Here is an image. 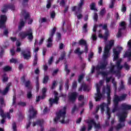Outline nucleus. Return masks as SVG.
Here are the masks:
<instances>
[{
  "mask_svg": "<svg viewBox=\"0 0 131 131\" xmlns=\"http://www.w3.org/2000/svg\"><path fill=\"white\" fill-rule=\"evenodd\" d=\"M127 117V112L123 111L119 116V123L114 126V129L116 131H119L125 126V120Z\"/></svg>",
  "mask_w": 131,
  "mask_h": 131,
  "instance_id": "1",
  "label": "nucleus"
},
{
  "mask_svg": "<svg viewBox=\"0 0 131 131\" xmlns=\"http://www.w3.org/2000/svg\"><path fill=\"white\" fill-rule=\"evenodd\" d=\"M126 97H127V94H122L120 96L116 94L114 95L113 99L114 107L112 111L113 113L116 112V111H118V104H119V102L125 101V100H126Z\"/></svg>",
  "mask_w": 131,
  "mask_h": 131,
  "instance_id": "2",
  "label": "nucleus"
},
{
  "mask_svg": "<svg viewBox=\"0 0 131 131\" xmlns=\"http://www.w3.org/2000/svg\"><path fill=\"white\" fill-rule=\"evenodd\" d=\"M66 106H64L62 110H60L59 111L56 113V116L54 119L55 123H58V121L60 120V118H62V120L59 121L61 123L64 124L66 123L65 122V117L66 116Z\"/></svg>",
  "mask_w": 131,
  "mask_h": 131,
  "instance_id": "3",
  "label": "nucleus"
},
{
  "mask_svg": "<svg viewBox=\"0 0 131 131\" xmlns=\"http://www.w3.org/2000/svg\"><path fill=\"white\" fill-rule=\"evenodd\" d=\"M18 36L21 39H25L28 36V39L29 41H32L33 40V33L31 29L27 31H21L18 34Z\"/></svg>",
  "mask_w": 131,
  "mask_h": 131,
  "instance_id": "4",
  "label": "nucleus"
},
{
  "mask_svg": "<svg viewBox=\"0 0 131 131\" xmlns=\"http://www.w3.org/2000/svg\"><path fill=\"white\" fill-rule=\"evenodd\" d=\"M85 122L88 124V130H92L93 129V126L94 125V128L97 129H101V124L100 123H96L94 119H86Z\"/></svg>",
  "mask_w": 131,
  "mask_h": 131,
  "instance_id": "5",
  "label": "nucleus"
},
{
  "mask_svg": "<svg viewBox=\"0 0 131 131\" xmlns=\"http://www.w3.org/2000/svg\"><path fill=\"white\" fill-rule=\"evenodd\" d=\"M4 107H6L5 99H4V98L1 97L0 98V115L2 117V118H6V117H7L8 119H10L11 118V115L10 114V113H7L6 115L5 114L3 110Z\"/></svg>",
  "mask_w": 131,
  "mask_h": 131,
  "instance_id": "6",
  "label": "nucleus"
},
{
  "mask_svg": "<svg viewBox=\"0 0 131 131\" xmlns=\"http://www.w3.org/2000/svg\"><path fill=\"white\" fill-rule=\"evenodd\" d=\"M108 65V61L107 60H104L102 62L100 63V65H97L96 67L93 66L92 67L91 73H95V69L96 71H99V70H105L106 67Z\"/></svg>",
  "mask_w": 131,
  "mask_h": 131,
  "instance_id": "7",
  "label": "nucleus"
},
{
  "mask_svg": "<svg viewBox=\"0 0 131 131\" xmlns=\"http://www.w3.org/2000/svg\"><path fill=\"white\" fill-rule=\"evenodd\" d=\"M114 46V40H111L109 41V45H106L104 48V51L103 56V59L106 60L108 58V55H109V52L110 50L112 49V47Z\"/></svg>",
  "mask_w": 131,
  "mask_h": 131,
  "instance_id": "8",
  "label": "nucleus"
},
{
  "mask_svg": "<svg viewBox=\"0 0 131 131\" xmlns=\"http://www.w3.org/2000/svg\"><path fill=\"white\" fill-rule=\"evenodd\" d=\"M56 31H57V28L54 27L52 29H51L50 31V37L48 39V44L47 45V48H52L53 46V37L55 34L56 33Z\"/></svg>",
  "mask_w": 131,
  "mask_h": 131,
  "instance_id": "9",
  "label": "nucleus"
},
{
  "mask_svg": "<svg viewBox=\"0 0 131 131\" xmlns=\"http://www.w3.org/2000/svg\"><path fill=\"white\" fill-rule=\"evenodd\" d=\"M121 62H122V59L121 58L118 60L116 62V66L117 67L118 70H121L122 68H124L125 70L128 71V70L130 69V66L128 65V64L126 62H124L123 66H121Z\"/></svg>",
  "mask_w": 131,
  "mask_h": 131,
  "instance_id": "10",
  "label": "nucleus"
},
{
  "mask_svg": "<svg viewBox=\"0 0 131 131\" xmlns=\"http://www.w3.org/2000/svg\"><path fill=\"white\" fill-rule=\"evenodd\" d=\"M24 60H29L31 58V51L30 49H26L21 52Z\"/></svg>",
  "mask_w": 131,
  "mask_h": 131,
  "instance_id": "11",
  "label": "nucleus"
},
{
  "mask_svg": "<svg viewBox=\"0 0 131 131\" xmlns=\"http://www.w3.org/2000/svg\"><path fill=\"white\" fill-rule=\"evenodd\" d=\"M78 96V94L77 93V92H72L68 96V100L70 102H71L72 103H74V102L76 101V99Z\"/></svg>",
  "mask_w": 131,
  "mask_h": 131,
  "instance_id": "12",
  "label": "nucleus"
},
{
  "mask_svg": "<svg viewBox=\"0 0 131 131\" xmlns=\"http://www.w3.org/2000/svg\"><path fill=\"white\" fill-rule=\"evenodd\" d=\"M8 20V17L6 15H1L0 16V28L3 29L6 28V22Z\"/></svg>",
  "mask_w": 131,
  "mask_h": 131,
  "instance_id": "13",
  "label": "nucleus"
},
{
  "mask_svg": "<svg viewBox=\"0 0 131 131\" xmlns=\"http://www.w3.org/2000/svg\"><path fill=\"white\" fill-rule=\"evenodd\" d=\"M78 44H79V46H84V52L85 53V54H88L89 53V46H88V42H86V40L83 39H81L79 40Z\"/></svg>",
  "mask_w": 131,
  "mask_h": 131,
  "instance_id": "14",
  "label": "nucleus"
},
{
  "mask_svg": "<svg viewBox=\"0 0 131 131\" xmlns=\"http://www.w3.org/2000/svg\"><path fill=\"white\" fill-rule=\"evenodd\" d=\"M106 90L107 91L106 94H107V105H110L111 103V87L108 84L106 85Z\"/></svg>",
  "mask_w": 131,
  "mask_h": 131,
  "instance_id": "15",
  "label": "nucleus"
},
{
  "mask_svg": "<svg viewBox=\"0 0 131 131\" xmlns=\"http://www.w3.org/2000/svg\"><path fill=\"white\" fill-rule=\"evenodd\" d=\"M37 114V112L33 111V115H29V119L28 120V123L26 124V128L27 129H28L29 127H30V125H31V119L32 118H35V117H36V115Z\"/></svg>",
  "mask_w": 131,
  "mask_h": 131,
  "instance_id": "16",
  "label": "nucleus"
},
{
  "mask_svg": "<svg viewBox=\"0 0 131 131\" xmlns=\"http://www.w3.org/2000/svg\"><path fill=\"white\" fill-rule=\"evenodd\" d=\"M59 98L54 97V99L50 98L49 100V104L50 105V107H52L54 104H56L57 105L58 103H59Z\"/></svg>",
  "mask_w": 131,
  "mask_h": 131,
  "instance_id": "17",
  "label": "nucleus"
},
{
  "mask_svg": "<svg viewBox=\"0 0 131 131\" xmlns=\"http://www.w3.org/2000/svg\"><path fill=\"white\" fill-rule=\"evenodd\" d=\"M74 54H76V55H78V56L80 59V60H82V57H81V55L84 53V51H80V48L78 47L74 50Z\"/></svg>",
  "mask_w": 131,
  "mask_h": 131,
  "instance_id": "18",
  "label": "nucleus"
},
{
  "mask_svg": "<svg viewBox=\"0 0 131 131\" xmlns=\"http://www.w3.org/2000/svg\"><path fill=\"white\" fill-rule=\"evenodd\" d=\"M102 29H103V30H105V31L104 32L105 39H108V37L109 36V30H108L107 24H104L102 26Z\"/></svg>",
  "mask_w": 131,
  "mask_h": 131,
  "instance_id": "19",
  "label": "nucleus"
},
{
  "mask_svg": "<svg viewBox=\"0 0 131 131\" xmlns=\"http://www.w3.org/2000/svg\"><path fill=\"white\" fill-rule=\"evenodd\" d=\"M21 14L24 16L26 21V20H29V19H30V14H29V13L27 12L26 10H23L21 12Z\"/></svg>",
  "mask_w": 131,
  "mask_h": 131,
  "instance_id": "20",
  "label": "nucleus"
},
{
  "mask_svg": "<svg viewBox=\"0 0 131 131\" xmlns=\"http://www.w3.org/2000/svg\"><path fill=\"white\" fill-rule=\"evenodd\" d=\"M42 124H43V120L38 119L36 122H33V126H36V125H39L40 127H42Z\"/></svg>",
  "mask_w": 131,
  "mask_h": 131,
  "instance_id": "21",
  "label": "nucleus"
},
{
  "mask_svg": "<svg viewBox=\"0 0 131 131\" xmlns=\"http://www.w3.org/2000/svg\"><path fill=\"white\" fill-rule=\"evenodd\" d=\"M66 56V52L65 51H63L60 54V57L58 58V59L56 61V64H58L60 62V61H63L64 59H65V57Z\"/></svg>",
  "mask_w": 131,
  "mask_h": 131,
  "instance_id": "22",
  "label": "nucleus"
},
{
  "mask_svg": "<svg viewBox=\"0 0 131 131\" xmlns=\"http://www.w3.org/2000/svg\"><path fill=\"white\" fill-rule=\"evenodd\" d=\"M27 98L29 100L32 99V87L29 88V90L27 92Z\"/></svg>",
  "mask_w": 131,
  "mask_h": 131,
  "instance_id": "23",
  "label": "nucleus"
},
{
  "mask_svg": "<svg viewBox=\"0 0 131 131\" xmlns=\"http://www.w3.org/2000/svg\"><path fill=\"white\" fill-rule=\"evenodd\" d=\"M83 5H84V0H80V3L78 4V12H81V10H82V6H83Z\"/></svg>",
  "mask_w": 131,
  "mask_h": 131,
  "instance_id": "24",
  "label": "nucleus"
},
{
  "mask_svg": "<svg viewBox=\"0 0 131 131\" xmlns=\"http://www.w3.org/2000/svg\"><path fill=\"white\" fill-rule=\"evenodd\" d=\"M35 80L36 92L38 93L39 92V78L38 76L36 77Z\"/></svg>",
  "mask_w": 131,
  "mask_h": 131,
  "instance_id": "25",
  "label": "nucleus"
},
{
  "mask_svg": "<svg viewBox=\"0 0 131 131\" xmlns=\"http://www.w3.org/2000/svg\"><path fill=\"white\" fill-rule=\"evenodd\" d=\"M95 96V99L96 102H99V101H101V99L103 97V94H102V93H96Z\"/></svg>",
  "mask_w": 131,
  "mask_h": 131,
  "instance_id": "26",
  "label": "nucleus"
},
{
  "mask_svg": "<svg viewBox=\"0 0 131 131\" xmlns=\"http://www.w3.org/2000/svg\"><path fill=\"white\" fill-rule=\"evenodd\" d=\"M8 10H9V8H8V4H5L1 8V12L3 14H6V13L8 12Z\"/></svg>",
  "mask_w": 131,
  "mask_h": 131,
  "instance_id": "27",
  "label": "nucleus"
},
{
  "mask_svg": "<svg viewBox=\"0 0 131 131\" xmlns=\"http://www.w3.org/2000/svg\"><path fill=\"white\" fill-rule=\"evenodd\" d=\"M115 67H117V66H116V63L115 65H113L112 63H111V68L110 69V72L111 73H113V74H115V73H116V71L114 70Z\"/></svg>",
  "mask_w": 131,
  "mask_h": 131,
  "instance_id": "28",
  "label": "nucleus"
},
{
  "mask_svg": "<svg viewBox=\"0 0 131 131\" xmlns=\"http://www.w3.org/2000/svg\"><path fill=\"white\" fill-rule=\"evenodd\" d=\"M121 107L123 109V110H130L131 109V105H129L128 104H126L125 103H123L121 105Z\"/></svg>",
  "mask_w": 131,
  "mask_h": 131,
  "instance_id": "29",
  "label": "nucleus"
},
{
  "mask_svg": "<svg viewBox=\"0 0 131 131\" xmlns=\"http://www.w3.org/2000/svg\"><path fill=\"white\" fill-rule=\"evenodd\" d=\"M25 26V22L23 20V19H20L19 25L18 26V29L19 30H21L23 27Z\"/></svg>",
  "mask_w": 131,
  "mask_h": 131,
  "instance_id": "30",
  "label": "nucleus"
},
{
  "mask_svg": "<svg viewBox=\"0 0 131 131\" xmlns=\"http://www.w3.org/2000/svg\"><path fill=\"white\" fill-rule=\"evenodd\" d=\"M120 86L118 88V90L119 91H122V90H124L125 89V86H124V82H123V80H121L120 81Z\"/></svg>",
  "mask_w": 131,
  "mask_h": 131,
  "instance_id": "31",
  "label": "nucleus"
},
{
  "mask_svg": "<svg viewBox=\"0 0 131 131\" xmlns=\"http://www.w3.org/2000/svg\"><path fill=\"white\" fill-rule=\"evenodd\" d=\"M10 90V86H7L6 87V88L4 89V90L0 93V94H2L4 96L6 95V94H8L9 92V90Z\"/></svg>",
  "mask_w": 131,
  "mask_h": 131,
  "instance_id": "32",
  "label": "nucleus"
},
{
  "mask_svg": "<svg viewBox=\"0 0 131 131\" xmlns=\"http://www.w3.org/2000/svg\"><path fill=\"white\" fill-rule=\"evenodd\" d=\"M38 58H37V54H35L34 56V60L33 61V66L35 67L37 65V61Z\"/></svg>",
  "mask_w": 131,
  "mask_h": 131,
  "instance_id": "33",
  "label": "nucleus"
},
{
  "mask_svg": "<svg viewBox=\"0 0 131 131\" xmlns=\"http://www.w3.org/2000/svg\"><path fill=\"white\" fill-rule=\"evenodd\" d=\"M125 21H122L120 23L119 26H121V27H123L122 28H121L122 30H125L126 29V27L125 26Z\"/></svg>",
  "mask_w": 131,
  "mask_h": 131,
  "instance_id": "34",
  "label": "nucleus"
},
{
  "mask_svg": "<svg viewBox=\"0 0 131 131\" xmlns=\"http://www.w3.org/2000/svg\"><path fill=\"white\" fill-rule=\"evenodd\" d=\"M91 10L92 11H97L96 9V4L95 3H92L90 6Z\"/></svg>",
  "mask_w": 131,
  "mask_h": 131,
  "instance_id": "35",
  "label": "nucleus"
},
{
  "mask_svg": "<svg viewBox=\"0 0 131 131\" xmlns=\"http://www.w3.org/2000/svg\"><path fill=\"white\" fill-rule=\"evenodd\" d=\"M64 89L66 91L69 90V80L67 79L65 84H64Z\"/></svg>",
  "mask_w": 131,
  "mask_h": 131,
  "instance_id": "36",
  "label": "nucleus"
},
{
  "mask_svg": "<svg viewBox=\"0 0 131 131\" xmlns=\"http://www.w3.org/2000/svg\"><path fill=\"white\" fill-rule=\"evenodd\" d=\"M62 37V35L59 33L57 32L56 33V40L57 41H60L61 40Z\"/></svg>",
  "mask_w": 131,
  "mask_h": 131,
  "instance_id": "37",
  "label": "nucleus"
},
{
  "mask_svg": "<svg viewBox=\"0 0 131 131\" xmlns=\"http://www.w3.org/2000/svg\"><path fill=\"white\" fill-rule=\"evenodd\" d=\"M3 70L6 72L8 71H11L12 70V68L10 66H7L3 68Z\"/></svg>",
  "mask_w": 131,
  "mask_h": 131,
  "instance_id": "38",
  "label": "nucleus"
},
{
  "mask_svg": "<svg viewBox=\"0 0 131 131\" xmlns=\"http://www.w3.org/2000/svg\"><path fill=\"white\" fill-rule=\"evenodd\" d=\"M106 14V9L105 8H103L101 9V10L100 11L99 15L100 16H101L103 17Z\"/></svg>",
  "mask_w": 131,
  "mask_h": 131,
  "instance_id": "39",
  "label": "nucleus"
},
{
  "mask_svg": "<svg viewBox=\"0 0 131 131\" xmlns=\"http://www.w3.org/2000/svg\"><path fill=\"white\" fill-rule=\"evenodd\" d=\"M52 7V0H48L47 4L46 5L47 9H49Z\"/></svg>",
  "mask_w": 131,
  "mask_h": 131,
  "instance_id": "40",
  "label": "nucleus"
},
{
  "mask_svg": "<svg viewBox=\"0 0 131 131\" xmlns=\"http://www.w3.org/2000/svg\"><path fill=\"white\" fill-rule=\"evenodd\" d=\"M16 100H17V98L16 97L15 95H14L13 97V101H12V106H15V107L17 106V104L16 103Z\"/></svg>",
  "mask_w": 131,
  "mask_h": 131,
  "instance_id": "41",
  "label": "nucleus"
},
{
  "mask_svg": "<svg viewBox=\"0 0 131 131\" xmlns=\"http://www.w3.org/2000/svg\"><path fill=\"white\" fill-rule=\"evenodd\" d=\"M7 74H4L3 76V82H7L9 80V78L6 76Z\"/></svg>",
  "mask_w": 131,
  "mask_h": 131,
  "instance_id": "42",
  "label": "nucleus"
},
{
  "mask_svg": "<svg viewBox=\"0 0 131 131\" xmlns=\"http://www.w3.org/2000/svg\"><path fill=\"white\" fill-rule=\"evenodd\" d=\"M64 71L66 72V75H69V73H70V70L68 69V65L66 64L64 67Z\"/></svg>",
  "mask_w": 131,
  "mask_h": 131,
  "instance_id": "43",
  "label": "nucleus"
},
{
  "mask_svg": "<svg viewBox=\"0 0 131 131\" xmlns=\"http://www.w3.org/2000/svg\"><path fill=\"white\" fill-rule=\"evenodd\" d=\"M82 30L85 33H86V32H88V24H84L82 27Z\"/></svg>",
  "mask_w": 131,
  "mask_h": 131,
  "instance_id": "44",
  "label": "nucleus"
},
{
  "mask_svg": "<svg viewBox=\"0 0 131 131\" xmlns=\"http://www.w3.org/2000/svg\"><path fill=\"white\" fill-rule=\"evenodd\" d=\"M129 52H125L124 54V58H126V57H131V49H129Z\"/></svg>",
  "mask_w": 131,
  "mask_h": 131,
  "instance_id": "45",
  "label": "nucleus"
},
{
  "mask_svg": "<svg viewBox=\"0 0 131 131\" xmlns=\"http://www.w3.org/2000/svg\"><path fill=\"white\" fill-rule=\"evenodd\" d=\"M116 26V23L115 21H112L111 22L110 28L112 29H114Z\"/></svg>",
  "mask_w": 131,
  "mask_h": 131,
  "instance_id": "46",
  "label": "nucleus"
},
{
  "mask_svg": "<svg viewBox=\"0 0 131 131\" xmlns=\"http://www.w3.org/2000/svg\"><path fill=\"white\" fill-rule=\"evenodd\" d=\"M7 7L12 11H14L15 10V6L13 4H7Z\"/></svg>",
  "mask_w": 131,
  "mask_h": 131,
  "instance_id": "47",
  "label": "nucleus"
},
{
  "mask_svg": "<svg viewBox=\"0 0 131 131\" xmlns=\"http://www.w3.org/2000/svg\"><path fill=\"white\" fill-rule=\"evenodd\" d=\"M105 104L104 103L101 104L100 106V107L101 108V113H104V111H105Z\"/></svg>",
  "mask_w": 131,
  "mask_h": 131,
  "instance_id": "48",
  "label": "nucleus"
},
{
  "mask_svg": "<svg viewBox=\"0 0 131 131\" xmlns=\"http://www.w3.org/2000/svg\"><path fill=\"white\" fill-rule=\"evenodd\" d=\"M57 85V81L56 80H54L52 83V85L51 87V90H54L56 88V86Z\"/></svg>",
  "mask_w": 131,
  "mask_h": 131,
  "instance_id": "49",
  "label": "nucleus"
},
{
  "mask_svg": "<svg viewBox=\"0 0 131 131\" xmlns=\"http://www.w3.org/2000/svg\"><path fill=\"white\" fill-rule=\"evenodd\" d=\"M107 115L108 116L107 119H110L111 117V113H110V108L108 107H107Z\"/></svg>",
  "mask_w": 131,
  "mask_h": 131,
  "instance_id": "50",
  "label": "nucleus"
},
{
  "mask_svg": "<svg viewBox=\"0 0 131 131\" xmlns=\"http://www.w3.org/2000/svg\"><path fill=\"white\" fill-rule=\"evenodd\" d=\"M83 77H84V74H81L80 76H79L78 79L79 83H80L81 82V81L82 80V79H83Z\"/></svg>",
  "mask_w": 131,
  "mask_h": 131,
  "instance_id": "51",
  "label": "nucleus"
},
{
  "mask_svg": "<svg viewBox=\"0 0 131 131\" xmlns=\"http://www.w3.org/2000/svg\"><path fill=\"white\" fill-rule=\"evenodd\" d=\"M25 86L26 88H28V90H29V88H32V86H29L30 85V80H28L25 83Z\"/></svg>",
  "mask_w": 131,
  "mask_h": 131,
  "instance_id": "52",
  "label": "nucleus"
},
{
  "mask_svg": "<svg viewBox=\"0 0 131 131\" xmlns=\"http://www.w3.org/2000/svg\"><path fill=\"white\" fill-rule=\"evenodd\" d=\"M49 76H45L43 79V83H48V81H49Z\"/></svg>",
  "mask_w": 131,
  "mask_h": 131,
  "instance_id": "53",
  "label": "nucleus"
},
{
  "mask_svg": "<svg viewBox=\"0 0 131 131\" xmlns=\"http://www.w3.org/2000/svg\"><path fill=\"white\" fill-rule=\"evenodd\" d=\"M47 21H48V20L47 19V18L43 17L41 19H39V22H40L41 24H42V23H46Z\"/></svg>",
  "mask_w": 131,
  "mask_h": 131,
  "instance_id": "54",
  "label": "nucleus"
},
{
  "mask_svg": "<svg viewBox=\"0 0 131 131\" xmlns=\"http://www.w3.org/2000/svg\"><path fill=\"white\" fill-rule=\"evenodd\" d=\"M112 82L114 85L115 91H117V83H116V82L114 81V79H113V81Z\"/></svg>",
  "mask_w": 131,
  "mask_h": 131,
  "instance_id": "55",
  "label": "nucleus"
},
{
  "mask_svg": "<svg viewBox=\"0 0 131 131\" xmlns=\"http://www.w3.org/2000/svg\"><path fill=\"white\" fill-rule=\"evenodd\" d=\"M81 85L83 88V91L84 92H86V91H88V85H86L85 83H83Z\"/></svg>",
  "mask_w": 131,
  "mask_h": 131,
  "instance_id": "56",
  "label": "nucleus"
},
{
  "mask_svg": "<svg viewBox=\"0 0 131 131\" xmlns=\"http://www.w3.org/2000/svg\"><path fill=\"white\" fill-rule=\"evenodd\" d=\"M98 13H95L94 15V16H93V20L95 22H97L98 21Z\"/></svg>",
  "mask_w": 131,
  "mask_h": 131,
  "instance_id": "57",
  "label": "nucleus"
},
{
  "mask_svg": "<svg viewBox=\"0 0 131 131\" xmlns=\"http://www.w3.org/2000/svg\"><path fill=\"white\" fill-rule=\"evenodd\" d=\"M113 53L114 55L119 56V54H120V52L117 51L116 49H113Z\"/></svg>",
  "mask_w": 131,
  "mask_h": 131,
  "instance_id": "58",
  "label": "nucleus"
},
{
  "mask_svg": "<svg viewBox=\"0 0 131 131\" xmlns=\"http://www.w3.org/2000/svg\"><path fill=\"white\" fill-rule=\"evenodd\" d=\"M53 61H54V56H51L48 60L49 65H51V64L53 63Z\"/></svg>",
  "mask_w": 131,
  "mask_h": 131,
  "instance_id": "59",
  "label": "nucleus"
},
{
  "mask_svg": "<svg viewBox=\"0 0 131 131\" xmlns=\"http://www.w3.org/2000/svg\"><path fill=\"white\" fill-rule=\"evenodd\" d=\"M18 105H19V106H21L22 107H25V106H26L27 105V104L26 103V102H19L18 103Z\"/></svg>",
  "mask_w": 131,
  "mask_h": 131,
  "instance_id": "60",
  "label": "nucleus"
},
{
  "mask_svg": "<svg viewBox=\"0 0 131 131\" xmlns=\"http://www.w3.org/2000/svg\"><path fill=\"white\" fill-rule=\"evenodd\" d=\"M72 86L73 90H75V89H76V88H77V82L76 81H74L73 83Z\"/></svg>",
  "mask_w": 131,
  "mask_h": 131,
  "instance_id": "61",
  "label": "nucleus"
},
{
  "mask_svg": "<svg viewBox=\"0 0 131 131\" xmlns=\"http://www.w3.org/2000/svg\"><path fill=\"white\" fill-rule=\"evenodd\" d=\"M3 34L5 36H8V35H9V31L8 30V29L4 30L3 32Z\"/></svg>",
  "mask_w": 131,
  "mask_h": 131,
  "instance_id": "62",
  "label": "nucleus"
},
{
  "mask_svg": "<svg viewBox=\"0 0 131 131\" xmlns=\"http://www.w3.org/2000/svg\"><path fill=\"white\" fill-rule=\"evenodd\" d=\"M65 0H61L59 5L60 6H61L62 7H64L66 5Z\"/></svg>",
  "mask_w": 131,
  "mask_h": 131,
  "instance_id": "63",
  "label": "nucleus"
},
{
  "mask_svg": "<svg viewBox=\"0 0 131 131\" xmlns=\"http://www.w3.org/2000/svg\"><path fill=\"white\" fill-rule=\"evenodd\" d=\"M12 128L13 131H17V125H16L15 123H13Z\"/></svg>",
  "mask_w": 131,
  "mask_h": 131,
  "instance_id": "64",
  "label": "nucleus"
}]
</instances>
